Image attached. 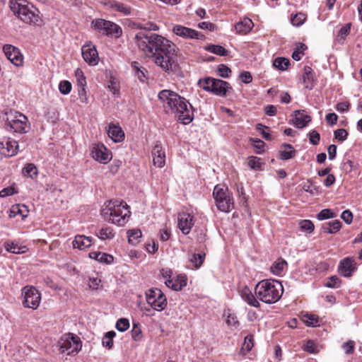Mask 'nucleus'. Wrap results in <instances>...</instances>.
<instances>
[{"label": "nucleus", "mask_w": 362, "mask_h": 362, "mask_svg": "<svg viewBox=\"0 0 362 362\" xmlns=\"http://www.w3.org/2000/svg\"><path fill=\"white\" fill-rule=\"evenodd\" d=\"M134 42L140 50L152 56L154 62L163 71L172 69L178 51L173 42L147 30H139L134 37Z\"/></svg>", "instance_id": "nucleus-1"}, {"label": "nucleus", "mask_w": 362, "mask_h": 362, "mask_svg": "<svg viewBox=\"0 0 362 362\" xmlns=\"http://www.w3.org/2000/svg\"><path fill=\"white\" fill-rule=\"evenodd\" d=\"M167 112L174 113L184 124H189L194 118L192 105L183 97L170 90H163L158 93Z\"/></svg>", "instance_id": "nucleus-2"}, {"label": "nucleus", "mask_w": 362, "mask_h": 362, "mask_svg": "<svg viewBox=\"0 0 362 362\" xmlns=\"http://www.w3.org/2000/svg\"><path fill=\"white\" fill-rule=\"evenodd\" d=\"M128 205L119 200H111L102 209L103 218L111 223L124 226L130 216Z\"/></svg>", "instance_id": "nucleus-3"}, {"label": "nucleus", "mask_w": 362, "mask_h": 362, "mask_svg": "<svg viewBox=\"0 0 362 362\" xmlns=\"http://www.w3.org/2000/svg\"><path fill=\"white\" fill-rule=\"evenodd\" d=\"M255 294L262 302L272 304L277 302L284 292L281 283L274 279L259 281L255 286Z\"/></svg>", "instance_id": "nucleus-4"}, {"label": "nucleus", "mask_w": 362, "mask_h": 362, "mask_svg": "<svg viewBox=\"0 0 362 362\" xmlns=\"http://www.w3.org/2000/svg\"><path fill=\"white\" fill-rule=\"evenodd\" d=\"M9 8L14 16L25 23L37 25L40 21L38 10L26 0H10Z\"/></svg>", "instance_id": "nucleus-5"}, {"label": "nucleus", "mask_w": 362, "mask_h": 362, "mask_svg": "<svg viewBox=\"0 0 362 362\" xmlns=\"http://www.w3.org/2000/svg\"><path fill=\"white\" fill-rule=\"evenodd\" d=\"M6 115L5 125L7 129L20 134L28 132L30 125L28 119L25 115L15 110H10L6 113Z\"/></svg>", "instance_id": "nucleus-6"}, {"label": "nucleus", "mask_w": 362, "mask_h": 362, "mask_svg": "<svg viewBox=\"0 0 362 362\" xmlns=\"http://www.w3.org/2000/svg\"><path fill=\"white\" fill-rule=\"evenodd\" d=\"M58 346L62 353H66L67 355L76 354L81 349L82 342L78 336L68 333L61 337Z\"/></svg>", "instance_id": "nucleus-7"}, {"label": "nucleus", "mask_w": 362, "mask_h": 362, "mask_svg": "<svg viewBox=\"0 0 362 362\" xmlns=\"http://www.w3.org/2000/svg\"><path fill=\"white\" fill-rule=\"evenodd\" d=\"M213 195L216 205L220 211L228 213L233 208V202L228 188L216 185L214 189Z\"/></svg>", "instance_id": "nucleus-8"}, {"label": "nucleus", "mask_w": 362, "mask_h": 362, "mask_svg": "<svg viewBox=\"0 0 362 362\" xmlns=\"http://www.w3.org/2000/svg\"><path fill=\"white\" fill-rule=\"evenodd\" d=\"M91 25L94 29L102 31L105 35L119 38L122 35V28L115 23L101 18L95 19Z\"/></svg>", "instance_id": "nucleus-9"}, {"label": "nucleus", "mask_w": 362, "mask_h": 362, "mask_svg": "<svg viewBox=\"0 0 362 362\" xmlns=\"http://www.w3.org/2000/svg\"><path fill=\"white\" fill-rule=\"evenodd\" d=\"M22 304L24 307L36 310L41 302L40 292L33 286H25L22 288Z\"/></svg>", "instance_id": "nucleus-10"}, {"label": "nucleus", "mask_w": 362, "mask_h": 362, "mask_svg": "<svg viewBox=\"0 0 362 362\" xmlns=\"http://www.w3.org/2000/svg\"><path fill=\"white\" fill-rule=\"evenodd\" d=\"M147 303L157 311L163 310L167 305V298L159 288H151L146 293Z\"/></svg>", "instance_id": "nucleus-11"}, {"label": "nucleus", "mask_w": 362, "mask_h": 362, "mask_svg": "<svg viewBox=\"0 0 362 362\" xmlns=\"http://www.w3.org/2000/svg\"><path fill=\"white\" fill-rule=\"evenodd\" d=\"M206 86L204 89L209 90L214 94L220 96H224L229 89H231L230 84L224 81L216 79L214 78H207L205 79Z\"/></svg>", "instance_id": "nucleus-12"}, {"label": "nucleus", "mask_w": 362, "mask_h": 362, "mask_svg": "<svg viewBox=\"0 0 362 362\" xmlns=\"http://www.w3.org/2000/svg\"><path fill=\"white\" fill-rule=\"evenodd\" d=\"M18 142L9 137H4L0 140V154L5 157H11L18 153Z\"/></svg>", "instance_id": "nucleus-13"}, {"label": "nucleus", "mask_w": 362, "mask_h": 362, "mask_svg": "<svg viewBox=\"0 0 362 362\" xmlns=\"http://www.w3.org/2000/svg\"><path fill=\"white\" fill-rule=\"evenodd\" d=\"M3 51L6 58L15 66H20L23 64V57L17 47L11 45H5Z\"/></svg>", "instance_id": "nucleus-14"}, {"label": "nucleus", "mask_w": 362, "mask_h": 362, "mask_svg": "<svg viewBox=\"0 0 362 362\" xmlns=\"http://www.w3.org/2000/svg\"><path fill=\"white\" fill-rule=\"evenodd\" d=\"M81 52L83 59L90 66L98 64L99 57L98 51L92 44H86L81 48Z\"/></svg>", "instance_id": "nucleus-15"}, {"label": "nucleus", "mask_w": 362, "mask_h": 362, "mask_svg": "<svg viewBox=\"0 0 362 362\" xmlns=\"http://www.w3.org/2000/svg\"><path fill=\"white\" fill-rule=\"evenodd\" d=\"M174 33L185 39L202 40L204 35L195 30L182 25H177L173 28Z\"/></svg>", "instance_id": "nucleus-16"}, {"label": "nucleus", "mask_w": 362, "mask_h": 362, "mask_svg": "<svg viewBox=\"0 0 362 362\" xmlns=\"http://www.w3.org/2000/svg\"><path fill=\"white\" fill-rule=\"evenodd\" d=\"M356 263L352 257H345L339 262V273L344 277H351L356 270Z\"/></svg>", "instance_id": "nucleus-17"}, {"label": "nucleus", "mask_w": 362, "mask_h": 362, "mask_svg": "<svg viewBox=\"0 0 362 362\" xmlns=\"http://www.w3.org/2000/svg\"><path fill=\"white\" fill-rule=\"evenodd\" d=\"M92 156L101 163H107L111 160V153L103 144H98L93 147Z\"/></svg>", "instance_id": "nucleus-18"}, {"label": "nucleus", "mask_w": 362, "mask_h": 362, "mask_svg": "<svg viewBox=\"0 0 362 362\" xmlns=\"http://www.w3.org/2000/svg\"><path fill=\"white\" fill-rule=\"evenodd\" d=\"M194 225V218L188 213H180L178 215V228L185 234L189 233Z\"/></svg>", "instance_id": "nucleus-19"}, {"label": "nucleus", "mask_w": 362, "mask_h": 362, "mask_svg": "<svg viewBox=\"0 0 362 362\" xmlns=\"http://www.w3.org/2000/svg\"><path fill=\"white\" fill-rule=\"evenodd\" d=\"M154 165L162 168L165 163V154L160 143H157L152 150Z\"/></svg>", "instance_id": "nucleus-20"}, {"label": "nucleus", "mask_w": 362, "mask_h": 362, "mask_svg": "<svg viewBox=\"0 0 362 362\" xmlns=\"http://www.w3.org/2000/svg\"><path fill=\"white\" fill-rule=\"evenodd\" d=\"M311 121V117L305 113V110H296L293 119V124L299 129L307 126Z\"/></svg>", "instance_id": "nucleus-21"}, {"label": "nucleus", "mask_w": 362, "mask_h": 362, "mask_svg": "<svg viewBox=\"0 0 362 362\" xmlns=\"http://www.w3.org/2000/svg\"><path fill=\"white\" fill-rule=\"evenodd\" d=\"M165 284L168 288L174 291H180L187 284V278L185 276L179 275L175 279H170L165 281Z\"/></svg>", "instance_id": "nucleus-22"}, {"label": "nucleus", "mask_w": 362, "mask_h": 362, "mask_svg": "<svg viewBox=\"0 0 362 362\" xmlns=\"http://www.w3.org/2000/svg\"><path fill=\"white\" fill-rule=\"evenodd\" d=\"M109 137L115 142L121 141L124 137L122 128L117 124H110L107 132Z\"/></svg>", "instance_id": "nucleus-23"}, {"label": "nucleus", "mask_w": 362, "mask_h": 362, "mask_svg": "<svg viewBox=\"0 0 362 362\" xmlns=\"http://www.w3.org/2000/svg\"><path fill=\"white\" fill-rule=\"evenodd\" d=\"M254 26L252 21L248 18H245L235 25V30L238 33L245 35L248 33Z\"/></svg>", "instance_id": "nucleus-24"}, {"label": "nucleus", "mask_w": 362, "mask_h": 362, "mask_svg": "<svg viewBox=\"0 0 362 362\" xmlns=\"http://www.w3.org/2000/svg\"><path fill=\"white\" fill-rule=\"evenodd\" d=\"M91 238L83 235H78L75 237L72 245L74 248L79 250L86 249L91 245Z\"/></svg>", "instance_id": "nucleus-25"}, {"label": "nucleus", "mask_w": 362, "mask_h": 362, "mask_svg": "<svg viewBox=\"0 0 362 362\" xmlns=\"http://www.w3.org/2000/svg\"><path fill=\"white\" fill-rule=\"evenodd\" d=\"M241 297L243 299V300L245 301L248 305L253 306L255 308L259 307V303L247 287H245L242 290Z\"/></svg>", "instance_id": "nucleus-26"}, {"label": "nucleus", "mask_w": 362, "mask_h": 362, "mask_svg": "<svg viewBox=\"0 0 362 362\" xmlns=\"http://www.w3.org/2000/svg\"><path fill=\"white\" fill-rule=\"evenodd\" d=\"M341 228V223L339 220L329 221L324 224L322 231L325 233L334 234L338 232Z\"/></svg>", "instance_id": "nucleus-27"}, {"label": "nucleus", "mask_w": 362, "mask_h": 362, "mask_svg": "<svg viewBox=\"0 0 362 362\" xmlns=\"http://www.w3.org/2000/svg\"><path fill=\"white\" fill-rule=\"evenodd\" d=\"M303 83L304 87L311 90L313 88V73L310 66L304 67V73L303 75Z\"/></svg>", "instance_id": "nucleus-28"}, {"label": "nucleus", "mask_w": 362, "mask_h": 362, "mask_svg": "<svg viewBox=\"0 0 362 362\" xmlns=\"http://www.w3.org/2000/svg\"><path fill=\"white\" fill-rule=\"evenodd\" d=\"M280 158L281 160H288L293 158L296 155V151L291 144H284L281 145Z\"/></svg>", "instance_id": "nucleus-29"}, {"label": "nucleus", "mask_w": 362, "mask_h": 362, "mask_svg": "<svg viewBox=\"0 0 362 362\" xmlns=\"http://www.w3.org/2000/svg\"><path fill=\"white\" fill-rule=\"evenodd\" d=\"M6 250L13 254H23L27 251L26 246L19 245L11 241H7L5 243Z\"/></svg>", "instance_id": "nucleus-30"}, {"label": "nucleus", "mask_w": 362, "mask_h": 362, "mask_svg": "<svg viewBox=\"0 0 362 362\" xmlns=\"http://www.w3.org/2000/svg\"><path fill=\"white\" fill-rule=\"evenodd\" d=\"M287 265V262L283 259H278L270 267L271 272L276 275H281Z\"/></svg>", "instance_id": "nucleus-31"}, {"label": "nucleus", "mask_w": 362, "mask_h": 362, "mask_svg": "<svg viewBox=\"0 0 362 362\" xmlns=\"http://www.w3.org/2000/svg\"><path fill=\"white\" fill-rule=\"evenodd\" d=\"M115 234L114 230L110 226L103 227L96 232V235L103 240L112 239Z\"/></svg>", "instance_id": "nucleus-32"}, {"label": "nucleus", "mask_w": 362, "mask_h": 362, "mask_svg": "<svg viewBox=\"0 0 362 362\" xmlns=\"http://www.w3.org/2000/svg\"><path fill=\"white\" fill-rule=\"evenodd\" d=\"M28 210L25 205L20 206L19 204L13 205L9 211V217L14 218L17 215H21L22 218L28 216Z\"/></svg>", "instance_id": "nucleus-33"}, {"label": "nucleus", "mask_w": 362, "mask_h": 362, "mask_svg": "<svg viewBox=\"0 0 362 362\" xmlns=\"http://www.w3.org/2000/svg\"><path fill=\"white\" fill-rule=\"evenodd\" d=\"M132 68L135 76L142 82H144L146 80L145 76V68L140 66V64L137 62H132Z\"/></svg>", "instance_id": "nucleus-34"}, {"label": "nucleus", "mask_w": 362, "mask_h": 362, "mask_svg": "<svg viewBox=\"0 0 362 362\" xmlns=\"http://www.w3.org/2000/svg\"><path fill=\"white\" fill-rule=\"evenodd\" d=\"M23 174L24 176L34 179L37 176V168L34 164L28 163L23 168Z\"/></svg>", "instance_id": "nucleus-35"}, {"label": "nucleus", "mask_w": 362, "mask_h": 362, "mask_svg": "<svg viewBox=\"0 0 362 362\" xmlns=\"http://www.w3.org/2000/svg\"><path fill=\"white\" fill-rule=\"evenodd\" d=\"M206 50L218 56H226L228 52L222 46L217 45H209L205 47Z\"/></svg>", "instance_id": "nucleus-36"}, {"label": "nucleus", "mask_w": 362, "mask_h": 362, "mask_svg": "<svg viewBox=\"0 0 362 362\" xmlns=\"http://www.w3.org/2000/svg\"><path fill=\"white\" fill-rule=\"evenodd\" d=\"M289 59L284 57H277L276 59H274L273 62L274 66L281 71L286 70L289 66Z\"/></svg>", "instance_id": "nucleus-37"}, {"label": "nucleus", "mask_w": 362, "mask_h": 362, "mask_svg": "<svg viewBox=\"0 0 362 362\" xmlns=\"http://www.w3.org/2000/svg\"><path fill=\"white\" fill-rule=\"evenodd\" d=\"M305 324L310 327L319 326V318L317 315L313 314H306L303 317Z\"/></svg>", "instance_id": "nucleus-38"}, {"label": "nucleus", "mask_w": 362, "mask_h": 362, "mask_svg": "<svg viewBox=\"0 0 362 362\" xmlns=\"http://www.w3.org/2000/svg\"><path fill=\"white\" fill-rule=\"evenodd\" d=\"M141 237V231L140 230H131L128 231V241L132 245H136L139 242Z\"/></svg>", "instance_id": "nucleus-39"}, {"label": "nucleus", "mask_w": 362, "mask_h": 362, "mask_svg": "<svg viewBox=\"0 0 362 362\" xmlns=\"http://www.w3.org/2000/svg\"><path fill=\"white\" fill-rule=\"evenodd\" d=\"M204 258L205 254H193L189 258V261L196 268H199L203 264Z\"/></svg>", "instance_id": "nucleus-40"}, {"label": "nucleus", "mask_w": 362, "mask_h": 362, "mask_svg": "<svg viewBox=\"0 0 362 362\" xmlns=\"http://www.w3.org/2000/svg\"><path fill=\"white\" fill-rule=\"evenodd\" d=\"M336 214L329 209H322L317 215V218L320 221L336 217Z\"/></svg>", "instance_id": "nucleus-41"}, {"label": "nucleus", "mask_w": 362, "mask_h": 362, "mask_svg": "<svg viewBox=\"0 0 362 362\" xmlns=\"http://www.w3.org/2000/svg\"><path fill=\"white\" fill-rule=\"evenodd\" d=\"M301 230L311 233L315 228L314 224L310 220H303L300 222Z\"/></svg>", "instance_id": "nucleus-42"}, {"label": "nucleus", "mask_w": 362, "mask_h": 362, "mask_svg": "<svg viewBox=\"0 0 362 362\" xmlns=\"http://www.w3.org/2000/svg\"><path fill=\"white\" fill-rule=\"evenodd\" d=\"M306 17L304 13H299L291 17V22L294 26H300L303 25Z\"/></svg>", "instance_id": "nucleus-43"}, {"label": "nucleus", "mask_w": 362, "mask_h": 362, "mask_svg": "<svg viewBox=\"0 0 362 362\" xmlns=\"http://www.w3.org/2000/svg\"><path fill=\"white\" fill-rule=\"evenodd\" d=\"M253 336L247 335L245 337L244 343L242 346V351H245L246 352H249L253 347Z\"/></svg>", "instance_id": "nucleus-44"}, {"label": "nucleus", "mask_w": 362, "mask_h": 362, "mask_svg": "<svg viewBox=\"0 0 362 362\" xmlns=\"http://www.w3.org/2000/svg\"><path fill=\"white\" fill-rule=\"evenodd\" d=\"M59 89L62 94L67 95L71 90V83L69 81H62L59 84Z\"/></svg>", "instance_id": "nucleus-45"}, {"label": "nucleus", "mask_w": 362, "mask_h": 362, "mask_svg": "<svg viewBox=\"0 0 362 362\" xmlns=\"http://www.w3.org/2000/svg\"><path fill=\"white\" fill-rule=\"evenodd\" d=\"M115 327L118 331L124 332L129 327V320L126 318H120L117 321Z\"/></svg>", "instance_id": "nucleus-46"}, {"label": "nucleus", "mask_w": 362, "mask_h": 362, "mask_svg": "<svg viewBox=\"0 0 362 362\" xmlns=\"http://www.w3.org/2000/svg\"><path fill=\"white\" fill-rule=\"evenodd\" d=\"M341 281L337 276H330L327 281L325 284V286L328 288H337L339 286Z\"/></svg>", "instance_id": "nucleus-47"}, {"label": "nucleus", "mask_w": 362, "mask_h": 362, "mask_svg": "<svg viewBox=\"0 0 362 362\" xmlns=\"http://www.w3.org/2000/svg\"><path fill=\"white\" fill-rule=\"evenodd\" d=\"M261 158L255 156H251L248 160V165L254 170H258L261 168Z\"/></svg>", "instance_id": "nucleus-48"}, {"label": "nucleus", "mask_w": 362, "mask_h": 362, "mask_svg": "<svg viewBox=\"0 0 362 362\" xmlns=\"http://www.w3.org/2000/svg\"><path fill=\"white\" fill-rule=\"evenodd\" d=\"M334 138L341 142L344 141L349 135L348 132L344 129H339L334 131Z\"/></svg>", "instance_id": "nucleus-49"}, {"label": "nucleus", "mask_w": 362, "mask_h": 362, "mask_svg": "<svg viewBox=\"0 0 362 362\" xmlns=\"http://www.w3.org/2000/svg\"><path fill=\"white\" fill-rule=\"evenodd\" d=\"M75 74H76V77L77 79L78 87L86 86V77L83 75V71L81 69H77Z\"/></svg>", "instance_id": "nucleus-50"}, {"label": "nucleus", "mask_w": 362, "mask_h": 362, "mask_svg": "<svg viewBox=\"0 0 362 362\" xmlns=\"http://www.w3.org/2000/svg\"><path fill=\"white\" fill-rule=\"evenodd\" d=\"M112 8L119 12H122L125 15H128L130 13V8L129 7H126L124 4L115 2L112 4Z\"/></svg>", "instance_id": "nucleus-51"}, {"label": "nucleus", "mask_w": 362, "mask_h": 362, "mask_svg": "<svg viewBox=\"0 0 362 362\" xmlns=\"http://www.w3.org/2000/svg\"><path fill=\"white\" fill-rule=\"evenodd\" d=\"M320 140V135L316 130H312L309 134V141L313 145H317Z\"/></svg>", "instance_id": "nucleus-52"}, {"label": "nucleus", "mask_w": 362, "mask_h": 362, "mask_svg": "<svg viewBox=\"0 0 362 362\" xmlns=\"http://www.w3.org/2000/svg\"><path fill=\"white\" fill-rule=\"evenodd\" d=\"M304 350L310 354H317L318 352V349L315 344L312 340H308L305 343Z\"/></svg>", "instance_id": "nucleus-53"}, {"label": "nucleus", "mask_w": 362, "mask_h": 362, "mask_svg": "<svg viewBox=\"0 0 362 362\" xmlns=\"http://www.w3.org/2000/svg\"><path fill=\"white\" fill-rule=\"evenodd\" d=\"M355 342L352 340H349L342 345V349H344L346 354H351L354 351Z\"/></svg>", "instance_id": "nucleus-54"}, {"label": "nucleus", "mask_w": 362, "mask_h": 362, "mask_svg": "<svg viewBox=\"0 0 362 362\" xmlns=\"http://www.w3.org/2000/svg\"><path fill=\"white\" fill-rule=\"evenodd\" d=\"M218 72L220 76L223 78H228L231 73V70L227 66L221 64L218 66Z\"/></svg>", "instance_id": "nucleus-55"}, {"label": "nucleus", "mask_w": 362, "mask_h": 362, "mask_svg": "<svg viewBox=\"0 0 362 362\" xmlns=\"http://www.w3.org/2000/svg\"><path fill=\"white\" fill-rule=\"evenodd\" d=\"M351 30V25L346 24L340 28L338 33V37L344 40L345 37L349 34Z\"/></svg>", "instance_id": "nucleus-56"}, {"label": "nucleus", "mask_w": 362, "mask_h": 362, "mask_svg": "<svg viewBox=\"0 0 362 362\" xmlns=\"http://www.w3.org/2000/svg\"><path fill=\"white\" fill-rule=\"evenodd\" d=\"M113 259L114 258L111 255L100 252L98 262L101 263L110 264L113 262Z\"/></svg>", "instance_id": "nucleus-57"}, {"label": "nucleus", "mask_w": 362, "mask_h": 362, "mask_svg": "<svg viewBox=\"0 0 362 362\" xmlns=\"http://www.w3.org/2000/svg\"><path fill=\"white\" fill-rule=\"evenodd\" d=\"M18 192L16 190V189L13 187H8L6 188H4L0 191V197L4 198L8 196L13 195L14 194H16Z\"/></svg>", "instance_id": "nucleus-58"}, {"label": "nucleus", "mask_w": 362, "mask_h": 362, "mask_svg": "<svg viewBox=\"0 0 362 362\" xmlns=\"http://www.w3.org/2000/svg\"><path fill=\"white\" fill-rule=\"evenodd\" d=\"M341 218L346 224H350L353 220V214L350 210L347 209L341 213Z\"/></svg>", "instance_id": "nucleus-59"}, {"label": "nucleus", "mask_w": 362, "mask_h": 362, "mask_svg": "<svg viewBox=\"0 0 362 362\" xmlns=\"http://www.w3.org/2000/svg\"><path fill=\"white\" fill-rule=\"evenodd\" d=\"M226 323L228 325L235 328L239 325V322L237 319V317L233 314H229L228 315Z\"/></svg>", "instance_id": "nucleus-60"}, {"label": "nucleus", "mask_w": 362, "mask_h": 362, "mask_svg": "<svg viewBox=\"0 0 362 362\" xmlns=\"http://www.w3.org/2000/svg\"><path fill=\"white\" fill-rule=\"evenodd\" d=\"M78 94L79 100L81 103H88V98L86 96V86L78 87Z\"/></svg>", "instance_id": "nucleus-61"}, {"label": "nucleus", "mask_w": 362, "mask_h": 362, "mask_svg": "<svg viewBox=\"0 0 362 362\" xmlns=\"http://www.w3.org/2000/svg\"><path fill=\"white\" fill-rule=\"evenodd\" d=\"M101 283V280L96 277H93L89 279L88 286L90 288L95 290L98 289L100 284Z\"/></svg>", "instance_id": "nucleus-62"}, {"label": "nucleus", "mask_w": 362, "mask_h": 362, "mask_svg": "<svg viewBox=\"0 0 362 362\" xmlns=\"http://www.w3.org/2000/svg\"><path fill=\"white\" fill-rule=\"evenodd\" d=\"M240 78H241V81L246 84L251 83L252 81V76L248 71H243L241 73Z\"/></svg>", "instance_id": "nucleus-63"}, {"label": "nucleus", "mask_w": 362, "mask_h": 362, "mask_svg": "<svg viewBox=\"0 0 362 362\" xmlns=\"http://www.w3.org/2000/svg\"><path fill=\"white\" fill-rule=\"evenodd\" d=\"M350 103L349 102L339 103L336 106V110L340 112H344L349 110Z\"/></svg>", "instance_id": "nucleus-64"}]
</instances>
